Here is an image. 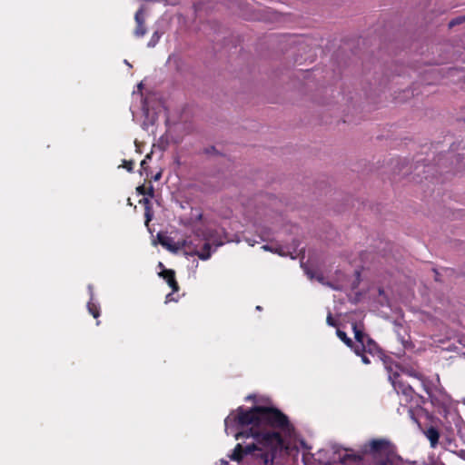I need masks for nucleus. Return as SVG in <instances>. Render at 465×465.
<instances>
[{
	"instance_id": "obj_1",
	"label": "nucleus",
	"mask_w": 465,
	"mask_h": 465,
	"mask_svg": "<svg viewBox=\"0 0 465 465\" xmlns=\"http://www.w3.org/2000/svg\"><path fill=\"white\" fill-rule=\"evenodd\" d=\"M225 432L234 433L236 440L253 438L255 444L244 448L238 443L230 458L232 460L245 461L254 465H274V460L283 450V440L281 434L273 430H262V427L280 429L291 436L293 427L288 417L275 408L254 406L250 410L242 407L237 413L232 412L224 420Z\"/></svg>"
},
{
	"instance_id": "obj_2",
	"label": "nucleus",
	"mask_w": 465,
	"mask_h": 465,
	"mask_svg": "<svg viewBox=\"0 0 465 465\" xmlns=\"http://www.w3.org/2000/svg\"><path fill=\"white\" fill-rule=\"evenodd\" d=\"M365 455L371 456L374 465H404L391 443L385 439H375L365 442L360 447L358 452L345 453L339 459L341 463H346L349 460L360 461Z\"/></svg>"
},
{
	"instance_id": "obj_3",
	"label": "nucleus",
	"mask_w": 465,
	"mask_h": 465,
	"mask_svg": "<svg viewBox=\"0 0 465 465\" xmlns=\"http://www.w3.org/2000/svg\"><path fill=\"white\" fill-rule=\"evenodd\" d=\"M383 365L388 372V377L394 390L399 395H401V404L404 402L405 404H410L409 413L411 417L413 418V408H420L425 402L426 399L416 393L413 388L405 383L400 377V374L397 371L398 365H393L391 362H389L387 360L383 361Z\"/></svg>"
},
{
	"instance_id": "obj_4",
	"label": "nucleus",
	"mask_w": 465,
	"mask_h": 465,
	"mask_svg": "<svg viewBox=\"0 0 465 465\" xmlns=\"http://www.w3.org/2000/svg\"><path fill=\"white\" fill-rule=\"evenodd\" d=\"M183 241H187L188 243L183 246V251L187 256H198L203 261L208 260L213 252L223 244V241H217L213 238L212 230L206 229L204 231H197L194 238L188 237Z\"/></svg>"
},
{
	"instance_id": "obj_5",
	"label": "nucleus",
	"mask_w": 465,
	"mask_h": 465,
	"mask_svg": "<svg viewBox=\"0 0 465 465\" xmlns=\"http://www.w3.org/2000/svg\"><path fill=\"white\" fill-rule=\"evenodd\" d=\"M408 374L417 378L420 381V384L428 394L431 404L440 409V413L446 412L447 407L449 405V397L447 394L433 389L432 384L428 381L420 373L415 371H409Z\"/></svg>"
},
{
	"instance_id": "obj_6",
	"label": "nucleus",
	"mask_w": 465,
	"mask_h": 465,
	"mask_svg": "<svg viewBox=\"0 0 465 465\" xmlns=\"http://www.w3.org/2000/svg\"><path fill=\"white\" fill-rule=\"evenodd\" d=\"M451 418L454 423V428H451L452 435L445 436L443 438V444L446 449L450 450V451L457 452L458 444L456 443L454 434L456 433V435L462 440L465 439V433L463 431V420L457 414L451 415Z\"/></svg>"
},
{
	"instance_id": "obj_7",
	"label": "nucleus",
	"mask_w": 465,
	"mask_h": 465,
	"mask_svg": "<svg viewBox=\"0 0 465 465\" xmlns=\"http://www.w3.org/2000/svg\"><path fill=\"white\" fill-rule=\"evenodd\" d=\"M158 242L170 252H177L183 249V246L188 243L187 241L174 242L173 238L164 235L161 232L157 234Z\"/></svg>"
},
{
	"instance_id": "obj_8",
	"label": "nucleus",
	"mask_w": 465,
	"mask_h": 465,
	"mask_svg": "<svg viewBox=\"0 0 465 465\" xmlns=\"http://www.w3.org/2000/svg\"><path fill=\"white\" fill-rule=\"evenodd\" d=\"M134 20L136 23V28L134 32L136 37H143L146 34V27L144 25V15L143 9L141 7L137 10L134 15Z\"/></svg>"
},
{
	"instance_id": "obj_9",
	"label": "nucleus",
	"mask_w": 465,
	"mask_h": 465,
	"mask_svg": "<svg viewBox=\"0 0 465 465\" xmlns=\"http://www.w3.org/2000/svg\"><path fill=\"white\" fill-rule=\"evenodd\" d=\"M159 275L166 281L168 285L173 289V292L178 291L179 286L175 280L174 271L170 269H163Z\"/></svg>"
},
{
	"instance_id": "obj_10",
	"label": "nucleus",
	"mask_w": 465,
	"mask_h": 465,
	"mask_svg": "<svg viewBox=\"0 0 465 465\" xmlns=\"http://www.w3.org/2000/svg\"><path fill=\"white\" fill-rule=\"evenodd\" d=\"M352 329L354 332V337L356 341L359 343L358 345L360 347H365V341L366 338H368L367 335L362 331V330L360 329L357 323L352 324Z\"/></svg>"
},
{
	"instance_id": "obj_11",
	"label": "nucleus",
	"mask_w": 465,
	"mask_h": 465,
	"mask_svg": "<svg viewBox=\"0 0 465 465\" xmlns=\"http://www.w3.org/2000/svg\"><path fill=\"white\" fill-rule=\"evenodd\" d=\"M425 434L430 442V446L432 448H435L436 445L438 444L439 439H440V433H439L438 430L434 427H430L427 430V431L425 432Z\"/></svg>"
},
{
	"instance_id": "obj_12",
	"label": "nucleus",
	"mask_w": 465,
	"mask_h": 465,
	"mask_svg": "<svg viewBox=\"0 0 465 465\" xmlns=\"http://www.w3.org/2000/svg\"><path fill=\"white\" fill-rule=\"evenodd\" d=\"M262 249L264 250V251H268V252H274V253H278L279 255L281 256H286L287 255V252L284 251L283 247L282 246H274V245H272V244H264L262 246Z\"/></svg>"
},
{
	"instance_id": "obj_13",
	"label": "nucleus",
	"mask_w": 465,
	"mask_h": 465,
	"mask_svg": "<svg viewBox=\"0 0 465 465\" xmlns=\"http://www.w3.org/2000/svg\"><path fill=\"white\" fill-rule=\"evenodd\" d=\"M361 351H368L370 353H373L377 349L378 346L376 342L371 340L370 337L366 338L365 341V347H360Z\"/></svg>"
},
{
	"instance_id": "obj_14",
	"label": "nucleus",
	"mask_w": 465,
	"mask_h": 465,
	"mask_svg": "<svg viewBox=\"0 0 465 465\" xmlns=\"http://www.w3.org/2000/svg\"><path fill=\"white\" fill-rule=\"evenodd\" d=\"M139 203L144 205L145 207V218H146V223H148L152 220V214L150 212V201L148 197H143L139 201Z\"/></svg>"
},
{
	"instance_id": "obj_15",
	"label": "nucleus",
	"mask_w": 465,
	"mask_h": 465,
	"mask_svg": "<svg viewBox=\"0 0 465 465\" xmlns=\"http://www.w3.org/2000/svg\"><path fill=\"white\" fill-rule=\"evenodd\" d=\"M87 309L90 314L94 316V318H98L100 315V308L99 305L94 303L93 301H89L87 303Z\"/></svg>"
},
{
	"instance_id": "obj_16",
	"label": "nucleus",
	"mask_w": 465,
	"mask_h": 465,
	"mask_svg": "<svg viewBox=\"0 0 465 465\" xmlns=\"http://www.w3.org/2000/svg\"><path fill=\"white\" fill-rule=\"evenodd\" d=\"M336 333H337V336H338V337H339V338H340V339H341V341H343L347 346H349V347H351V348H354V347H353V342H352L351 339H350V338L347 336L346 332H344L343 331H341V330H339V329H338V330H337V331H336Z\"/></svg>"
},
{
	"instance_id": "obj_17",
	"label": "nucleus",
	"mask_w": 465,
	"mask_h": 465,
	"mask_svg": "<svg viewBox=\"0 0 465 465\" xmlns=\"http://www.w3.org/2000/svg\"><path fill=\"white\" fill-rule=\"evenodd\" d=\"M160 38H161V34H160L158 31H155V32L152 35V36H151V38H150L149 42L147 43V46H148L149 48H153V47H154V46L158 44V42H159Z\"/></svg>"
},
{
	"instance_id": "obj_18",
	"label": "nucleus",
	"mask_w": 465,
	"mask_h": 465,
	"mask_svg": "<svg viewBox=\"0 0 465 465\" xmlns=\"http://www.w3.org/2000/svg\"><path fill=\"white\" fill-rule=\"evenodd\" d=\"M353 350H354V352H355L357 355H359V356H361V361H362V362H363L364 364H369V363H371V361H370L369 357L362 353L364 351H361V350L360 349V346H359V345H355V346H354V348H353Z\"/></svg>"
},
{
	"instance_id": "obj_19",
	"label": "nucleus",
	"mask_w": 465,
	"mask_h": 465,
	"mask_svg": "<svg viewBox=\"0 0 465 465\" xmlns=\"http://www.w3.org/2000/svg\"><path fill=\"white\" fill-rule=\"evenodd\" d=\"M306 273L307 275L309 276L310 279H313V278H316L317 281H319L320 282L323 283L324 284V282H323V276L322 275H314L313 272H312L311 271H306Z\"/></svg>"
},
{
	"instance_id": "obj_20",
	"label": "nucleus",
	"mask_w": 465,
	"mask_h": 465,
	"mask_svg": "<svg viewBox=\"0 0 465 465\" xmlns=\"http://www.w3.org/2000/svg\"><path fill=\"white\" fill-rule=\"evenodd\" d=\"M326 322L329 326H336V322L335 321L333 320L332 318V315L331 313L329 312L328 315H327V318H326Z\"/></svg>"
},
{
	"instance_id": "obj_21",
	"label": "nucleus",
	"mask_w": 465,
	"mask_h": 465,
	"mask_svg": "<svg viewBox=\"0 0 465 465\" xmlns=\"http://www.w3.org/2000/svg\"><path fill=\"white\" fill-rule=\"evenodd\" d=\"M136 191L139 194L146 195V188L143 185L138 186Z\"/></svg>"
},
{
	"instance_id": "obj_22",
	"label": "nucleus",
	"mask_w": 465,
	"mask_h": 465,
	"mask_svg": "<svg viewBox=\"0 0 465 465\" xmlns=\"http://www.w3.org/2000/svg\"><path fill=\"white\" fill-rule=\"evenodd\" d=\"M146 195H148L149 197L153 198V195H154V190H153V187L152 185H150V187L148 188V190H146Z\"/></svg>"
},
{
	"instance_id": "obj_23",
	"label": "nucleus",
	"mask_w": 465,
	"mask_h": 465,
	"mask_svg": "<svg viewBox=\"0 0 465 465\" xmlns=\"http://www.w3.org/2000/svg\"><path fill=\"white\" fill-rule=\"evenodd\" d=\"M461 18H456V19H453L450 22V26H454L455 25H458L461 22Z\"/></svg>"
},
{
	"instance_id": "obj_24",
	"label": "nucleus",
	"mask_w": 465,
	"mask_h": 465,
	"mask_svg": "<svg viewBox=\"0 0 465 465\" xmlns=\"http://www.w3.org/2000/svg\"><path fill=\"white\" fill-rule=\"evenodd\" d=\"M133 162H125L124 167L127 169V171L132 172L133 171Z\"/></svg>"
},
{
	"instance_id": "obj_25",
	"label": "nucleus",
	"mask_w": 465,
	"mask_h": 465,
	"mask_svg": "<svg viewBox=\"0 0 465 465\" xmlns=\"http://www.w3.org/2000/svg\"><path fill=\"white\" fill-rule=\"evenodd\" d=\"M161 177H162V173L158 172L156 174H154L153 176V180L156 182V181H159L161 179Z\"/></svg>"
},
{
	"instance_id": "obj_26",
	"label": "nucleus",
	"mask_w": 465,
	"mask_h": 465,
	"mask_svg": "<svg viewBox=\"0 0 465 465\" xmlns=\"http://www.w3.org/2000/svg\"><path fill=\"white\" fill-rule=\"evenodd\" d=\"M88 291L90 293V301H93L94 300V292H93V286L91 284L88 285Z\"/></svg>"
},
{
	"instance_id": "obj_27",
	"label": "nucleus",
	"mask_w": 465,
	"mask_h": 465,
	"mask_svg": "<svg viewBox=\"0 0 465 465\" xmlns=\"http://www.w3.org/2000/svg\"><path fill=\"white\" fill-rule=\"evenodd\" d=\"M246 242L249 243V245L253 246L257 242L254 240H252L251 238H246Z\"/></svg>"
},
{
	"instance_id": "obj_28",
	"label": "nucleus",
	"mask_w": 465,
	"mask_h": 465,
	"mask_svg": "<svg viewBox=\"0 0 465 465\" xmlns=\"http://www.w3.org/2000/svg\"><path fill=\"white\" fill-rule=\"evenodd\" d=\"M203 218V213H198L196 215H195V219L197 221H201Z\"/></svg>"
},
{
	"instance_id": "obj_29",
	"label": "nucleus",
	"mask_w": 465,
	"mask_h": 465,
	"mask_svg": "<svg viewBox=\"0 0 465 465\" xmlns=\"http://www.w3.org/2000/svg\"><path fill=\"white\" fill-rule=\"evenodd\" d=\"M459 455H460V457H461L462 459L465 460V450H460L459 452Z\"/></svg>"
},
{
	"instance_id": "obj_30",
	"label": "nucleus",
	"mask_w": 465,
	"mask_h": 465,
	"mask_svg": "<svg viewBox=\"0 0 465 465\" xmlns=\"http://www.w3.org/2000/svg\"><path fill=\"white\" fill-rule=\"evenodd\" d=\"M143 88V83H139V84H137V89H138V91H141Z\"/></svg>"
},
{
	"instance_id": "obj_31",
	"label": "nucleus",
	"mask_w": 465,
	"mask_h": 465,
	"mask_svg": "<svg viewBox=\"0 0 465 465\" xmlns=\"http://www.w3.org/2000/svg\"><path fill=\"white\" fill-rule=\"evenodd\" d=\"M143 110L144 114L147 116L148 109L145 107V104L143 105Z\"/></svg>"
},
{
	"instance_id": "obj_32",
	"label": "nucleus",
	"mask_w": 465,
	"mask_h": 465,
	"mask_svg": "<svg viewBox=\"0 0 465 465\" xmlns=\"http://www.w3.org/2000/svg\"><path fill=\"white\" fill-rule=\"evenodd\" d=\"M221 465H229V463L225 460H221Z\"/></svg>"
},
{
	"instance_id": "obj_33",
	"label": "nucleus",
	"mask_w": 465,
	"mask_h": 465,
	"mask_svg": "<svg viewBox=\"0 0 465 465\" xmlns=\"http://www.w3.org/2000/svg\"><path fill=\"white\" fill-rule=\"evenodd\" d=\"M213 151H215V148H214L213 146V147H211L210 149H206V153H211V152H213Z\"/></svg>"
},
{
	"instance_id": "obj_34",
	"label": "nucleus",
	"mask_w": 465,
	"mask_h": 465,
	"mask_svg": "<svg viewBox=\"0 0 465 465\" xmlns=\"http://www.w3.org/2000/svg\"><path fill=\"white\" fill-rule=\"evenodd\" d=\"M172 301V293L167 294L166 296V302Z\"/></svg>"
},
{
	"instance_id": "obj_35",
	"label": "nucleus",
	"mask_w": 465,
	"mask_h": 465,
	"mask_svg": "<svg viewBox=\"0 0 465 465\" xmlns=\"http://www.w3.org/2000/svg\"><path fill=\"white\" fill-rule=\"evenodd\" d=\"M252 399H254L253 395H249V396L246 397L247 401H250V400H252Z\"/></svg>"
},
{
	"instance_id": "obj_36",
	"label": "nucleus",
	"mask_w": 465,
	"mask_h": 465,
	"mask_svg": "<svg viewBox=\"0 0 465 465\" xmlns=\"http://www.w3.org/2000/svg\"><path fill=\"white\" fill-rule=\"evenodd\" d=\"M145 164H146V160H143L141 162V166L143 168Z\"/></svg>"
},
{
	"instance_id": "obj_37",
	"label": "nucleus",
	"mask_w": 465,
	"mask_h": 465,
	"mask_svg": "<svg viewBox=\"0 0 465 465\" xmlns=\"http://www.w3.org/2000/svg\"><path fill=\"white\" fill-rule=\"evenodd\" d=\"M256 310H257V311H262V306L258 305V306H256Z\"/></svg>"
},
{
	"instance_id": "obj_38",
	"label": "nucleus",
	"mask_w": 465,
	"mask_h": 465,
	"mask_svg": "<svg viewBox=\"0 0 465 465\" xmlns=\"http://www.w3.org/2000/svg\"><path fill=\"white\" fill-rule=\"evenodd\" d=\"M158 266L163 268V264L162 262H159Z\"/></svg>"
},
{
	"instance_id": "obj_39",
	"label": "nucleus",
	"mask_w": 465,
	"mask_h": 465,
	"mask_svg": "<svg viewBox=\"0 0 465 465\" xmlns=\"http://www.w3.org/2000/svg\"><path fill=\"white\" fill-rule=\"evenodd\" d=\"M124 63L128 65V66H132L129 62H127L126 60L124 61Z\"/></svg>"
},
{
	"instance_id": "obj_40",
	"label": "nucleus",
	"mask_w": 465,
	"mask_h": 465,
	"mask_svg": "<svg viewBox=\"0 0 465 465\" xmlns=\"http://www.w3.org/2000/svg\"><path fill=\"white\" fill-rule=\"evenodd\" d=\"M327 285H330L331 287H332L333 289H336L335 287H333L332 285L330 284V282H327Z\"/></svg>"
}]
</instances>
